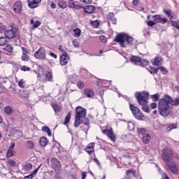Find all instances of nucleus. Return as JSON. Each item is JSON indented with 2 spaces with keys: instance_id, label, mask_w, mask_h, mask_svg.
<instances>
[{
  "instance_id": "obj_1",
  "label": "nucleus",
  "mask_w": 179,
  "mask_h": 179,
  "mask_svg": "<svg viewBox=\"0 0 179 179\" xmlns=\"http://www.w3.org/2000/svg\"><path fill=\"white\" fill-rule=\"evenodd\" d=\"M169 104L171 106H178L179 104V98H176V99H171V97L166 95L164 99H160L159 101V114L162 117H167L169 114L171 113V108Z\"/></svg>"
},
{
  "instance_id": "obj_2",
  "label": "nucleus",
  "mask_w": 179,
  "mask_h": 179,
  "mask_svg": "<svg viewBox=\"0 0 179 179\" xmlns=\"http://www.w3.org/2000/svg\"><path fill=\"white\" fill-rule=\"evenodd\" d=\"M80 124L89 125V119L86 118V109L78 106L76 109L74 127H78Z\"/></svg>"
},
{
  "instance_id": "obj_3",
  "label": "nucleus",
  "mask_w": 179,
  "mask_h": 179,
  "mask_svg": "<svg viewBox=\"0 0 179 179\" xmlns=\"http://www.w3.org/2000/svg\"><path fill=\"white\" fill-rule=\"evenodd\" d=\"M135 97L138 100L140 106H142V110L145 113H149V107L148 106V100H149V93L146 92H136Z\"/></svg>"
},
{
  "instance_id": "obj_4",
  "label": "nucleus",
  "mask_w": 179,
  "mask_h": 179,
  "mask_svg": "<svg viewBox=\"0 0 179 179\" xmlns=\"http://www.w3.org/2000/svg\"><path fill=\"white\" fill-rule=\"evenodd\" d=\"M115 41L120 43L121 47H127L125 41L127 44H132L134 42V38L128 36V34H119L115 37Z\"/></svg>"
},
{
  "instance_id": "obj_5",
  "label": "nucleus",
  "mask_w": 179,
  "mask_h": 179,
  "mask_svg": "<svg viewBox=\"0 0 179 179\" xmlns=\"http://www.w3.org/2000/svg\"><path fill=\"white\" fill-rule=\"evenodd\" d=\"M129 107H130V110L132 112V114H133L134 118H136V120H138L139 121H141V120H143V118H145V116L143 115V114H142V112L141 111V110L139 108L135 107L132 104H130Z\"/></svg>"
},
{
  "instance_id": "obj_6",
  "label": "nucleus",
  "mask_w": 179,
  "mask_h": 179,
  "mask_svg": "<svg viewBox=\"0 0 179 179\" xmlns=\"http://www.w3.org/2000/svg\"><path fill=\"white\" fill-rule=\"evenodd\" d=\"M173 150L167 148L162 150V159L166 163H170L173 157Z\"/></svg>"
},
{
  "instance_id": "obj_7",
  "label": "nucleus",
  "mask_w": 179,
  "mask_h": 179,
  "mask_svg": "<svg viewBox=\"0 0 179 179\" xmlns=\"http://www.w3.org/2000/svg\"><path fill=\"white\" fill-rule=\"evenodd\" d=\"M51 166L52 169L55 171V173H58L61 170H62V166H61V162L57 158H52L51 161Z\"/></svg>"
},
{
  "instance_id": "obj_8",
  "label": "nucleus",
  "mask_w": 179,
  "mask_h": 179,
  "mask_svg": "<svg viewBox=\"0 0 179 179\" xmlns=\"http://www.w3.org/2000/svg\"><path fill=\"white\" fill-rule=\"evenodd\" d=\"M131 61L136 65H140V66H146L149 62L148 60L142 59L141 57L133 56L131 57Z\"/></svg>"
},
{
  "instance_id": "obj_9",
  "label": "nucleus",
  "mask_w": 179,
  "mask_h": 179,
  "mask_svg": "<svg viewBox=\"0 0 179 179\" xmlns=\"http://www.w3.org/2000/svg\"><path fill=\"white\" fill-rule=\"evenodd\" d=\"M34 57L36 59H41L44 61L45 59V49L43 47L39 48V49L34 53Z\"/></svg>"
},
{
  "instance_id": "obj_10",
  "label": "nucleus",
  "mask_w": 179,
  "mask_h": 179,
  "mask_svg": "<svg viewBox=\"0 0 179 179\" xmlns=\"http://www.w3.org/2000/svg\"><path fill=\"white\" fill-rule=\"evenodd\" d=\"M17 29H12L5 31V36L8 38L9 40L12 38H16L17 37Z\"/></svg>"
},
{
  "instance_id": "obj_11",
  "label": "nucleus",
  "mask_w": 179,
  "mask_h": 179,
  "mask_svg": "<svg viewBox=\"0 0 179 179\" xmlns=\"http://www.w3.org/2000/svg\"><path fill=\"white\" fill-rule=\"evenodd\" d=\"M102 132L112 141V142H115L116 136L115 134H114V132L113 131V129L110 128L109 129H105L102 130Z\"/></svg>"
},
{
  "instance_id": "obj_12",
  "label": "nucleus",
  "mask_w": 179,
  "mask_h": 179,
  "mask_svg": "<svg viewBox=\"0 0 179 179\" xmlns=\"http://www.w3.org/2000/svg\"><path fill=\"white\" fill-rule=\"evenodd\" d=\"M69 59H71V58H69L68 53H63L60 56V65H62V66H65V65L68 64Z\"/></svg>"
},
{
  "instance_id": "obj_13",
  "label": "nucleus",
  "mask_w": 179,
  "mask_h": 179,
  "mask_svg": "<svg viewBox=\"0 0 179 179\" xmlns=\"http://www.w3.org/2000/svg\"><path fill=\"white\" fill-rule=\"evenodd\" d=\"M152 17L153 18L155 24H157V23H162V24H164L168 22L167 18H163L159 15H153Z\"/></svg>"
},
{
  "instance_id": "obj_14",
  "label": "nucleus",
  "mask_w": 179,
  "mask_h": 179,
  "mask_svg": "<svg viewBox=\"0 0 179 179\" xmlns=\"http://www.w3.org/2000/svg\"><path fill=\"white\" fill-rule=\"evenodd\" d=\"M166 166H168L169 170H170L173 174H177L178 173V167L176 165V163L168 162Z\"/></svg>"
},
{
  "instance_id": "obj_15",
  "label": "nucleus",
  "mask_w": 179,
  "mask_h": 179,
  "mask_svg": "<svg viewBox=\"0 0 179 179\" xmlns=\"http://www.w3.org/2000/svg\"><path fill=\"white\" fill-rule=\"evenodd\" d=\"M13 8L15 13H20V10H22V8H23V4L22 3V1H17L15 2Z\"/></svg>"
},
{
  "instance_id": "obj_16",
  "label": "nucleus",
  "mask_w": 179,
  "mask_h": 179,
  "mask_svg": "<svg viewBox=\"0 0 179 179\" xmlns=\"http://www.w3.org/2000/svg\"><path fill=\"white\" fill-rule=\"evenodd\" d=\"M68 6H69V8H71V9H76V10L83 8V6L76 4L75 3V1H73V0H69L68 1Z\"/></svg>"
},
{
  "instance_id": "obj_17",
  "label": "nucleus",
  "mask_w": 179,
  "mask_h": 179,
  "mask_svg": "<svg viewBox=\"0 0 179 179\" xmlns=\"http://www.w3.org/2000/svg\"><path fill=\"white\" fill-rule=\"evenodd\" d=\"M28 6L31 9H34L38 6V3L41 2V0H27Z\"/></svg>"
},
{
  "instance_id": "obj_18",
  "label": "nucleus",
  "mask_w": 179,
  "mask_h": 179,
  "mask_svg": "<svg viewBox=\"0 0 179 179\" xmlns=\"http://www.w3.org/2000/svg\"><path fill=\"white\" fill-rule=\"evenodd\" d=\"M41 168V164H40L34 171V173H31V174L26 176L24 177V179H33L37 175V173H38V170Z\"/></svg>"
},
{
  "instance_id": "obj_19",
  "label": "nucleus",
  "mask_w": 179,
  "mask_h": 179,
  "mask_svg": "<svg viewBox=\"0 0 179 179\" xmlns=\"http://www.w3.org/2000/svg\"><path fill=\"white\" fill-rule=\"evenodd\" d=\"M135 174H136V171L134 169H130L126 171V179H132V177H135Z\"/></svg>"
},
{
  "instance_id": "obj_20",
  "label": "nucleus",
  "mask_w": 179,
  "mask_h": 179,
  "mask_svg": "<svg viewBox=\"0 0 179 179\" xmlns=\"http://www.w3.org/2000/svg\"><path fill=\"white\" fill-rule=\"evenodd\" d=\"M85 151L89 155H92L93 152H94V143H90L87 148H85Z\"/></svg>"
},
{
  "instance_id": "obj_21",
  "label": "nucleus",
  "mask_w": 179,
  "mask_h": 179,
  "mask_svg": "<svg viewBox=\"0 0 179 179\" xmlns=\"http://www.w3.org/2000/svg\"><path fill=\"white\" fill-rule=\"evenodd\" d=\"M107 17L108 20L111 22L113 24H117V18L114 17V13H109Z\"/></svg>"
},
{
  "instance_id": "obj_22",
  "label": "nucleus",
  "mask_w": 179,
  "mask_h": 179,
  "mask_svg": "<svg viewBox=\"0 0 179 179\" xmlns=\"http://www.w3.org/2000/svg\"><path fill=\"white\" fill-rule=\"evenodd\" d=\"M84 11L85 13H88V15H90V13H93L94 12V6H87L84 8Z\"/></svg>"
},
{
  "instance_id": "obj_23",
  "label": "nucleus",
  "mask_w": 179,
  "mask_h": 179,
  "mask_svg": "<svg viewBox=\"0 0 179 179\" xmlns=\"http://www.w3.org/2000/svg\"><path fill=\"white\" fill-rule=\"evenodd\" d=\"M163 63V59L161 57H157L154 59V62H152V65L155 66H159Z\"/></svg>"
},
{
  "instance_id": "obj_24",
  "label": "nucleus",
  "mask_w": 179,
  "mask_h": 179,
  "mask_svg": "<svg viewBox=\"0 0 179 179\" xmlns=\"http://www.w3.org/2000/svg\"><path fill=\"white\" fill-rule=\"evenodd\" d=\"M22 61H29V55H27V50H26V48H22Z\"/></svg>"
},
{
  "instance_id": "obj_25",
  "label": "nucleus",
  "mask_w": 179,
  "mask_h": 179,
  "mask_svg": "<svg viewBox=\"0 0 179 179\" xmlns=\"http://www.w3.org/2000/svg\"><path fill=\"white\" fill-rule=\"evenodd\" d=\"M151 136H150V134H145L143 136V138H142V141H143V143H149V142H150V139H151Z\"/></svg>"
},
{
  "instance_id": "obj_26",
  "label": "nucleus",
  "mask_w": 179,
  "mask_h": 179,
  "mask_svg": "<svg viewBox=\"0 0 179 179\" xmlns=\"http://www.w3.org/2000/svg\"><path fill=\"white\" fill-rule=\"evenodd\" d=\"M84 94L87 96V97H93V96H94V92H93V90H90V89H85L84 90Z\"/></svg>"
},
{
  "instance_id": "obj_27",
  "label": "nucleus",
  "mask_w": 179,
  "mask_h": 179,
  "mask_svg": "<svg viewBox=\"0 0 179 179\" xmlns=\"http://www.w3.org/2000/svg\"><path fill=\"white\" fill-rule=\"evenodd\" d=\"M31 169H33V165L30 163L22 166V171H30Z\"/></svg>"
},
{
  "instance_id": "obj_28",
  "label": "nucleus",
  "mask_w": 179,
  "mask_h": 179,
  "mask_svg": "<svg viewBox=\"0 0 179 179\" xmlns=\"http://www.w3.org/2000/svg\"><path fill=\"white\" fill-rule=\"evenodd\" d=\"M41 146H43V148L47 146V143H48V140H47V138L45 137H41L39 140Z\"/></svg>"
},
{
  "instance_id": "obj_29",
  "label": "nucleus",
  "mask_w": 179,
  "mask_h": 179,
  "mask_svg": "<svg viewBox=\"0 0 179 179\" xmlns=\"http://www.w3.org/2000/svg\"><path fill=\"white\" fill-rule=\"evenodd\" d=\"M73 31L74 33V37L79 38L80 37V35L82 34V30L79 28H76L73 29Z\"/></svg>"
},
{
  "instance_id": "obj_30",
  "label": "nucleus",
  "mask_w": 179,
  "mask_h": 179,
  "mask_svg": "<svg viewBox=\"0 0 179 179\" xmlns=\"http://www.w3.org/2000/svg\"><path fill=\"white\" fill-rule=\"evenodd\" d=\"M7 163L9 164L10 167H16V166H17V163L12 159H8Z\"/></svg>"
},
{
  "instance_id": "obj_31",
  "label": "nucleus",
  "mask_w": 179,
  "mask_h": 179,
  "mask_svg": "<svg viewBox=\"0 0 179 179\" xmlns=\"http://www.w3.org/2000/svg\"><path fill=\"white\" fill-rule=\"evenodd\" d=\"M58 5H59V8H62V9H65L66 8V6H68V3H66V1H65L64 0L59 1Z\"/></svg>"
},
{
  "instance_id": "obj_32",
  "label": "nucleus",
  "mask_w": 179,
  "mask_h": 179,
  "mask_svg": "<svg viewBox=\"0 0 179 179\" xmlns=\"http://www.w3.org/2000/svg\"><path fill=\"white\" fill-rule=\"evenodd\" d=\"M42 131L43 132H46V134L48 135V136H52V134L51 133V129L47 126H43L42 127Z\"/></svg>"
},
{
  "instance_id": "obj_33",
  "label": "nucleus",
  "mask_w": 179,
  "mask_h": 179,
  "mask_svg": "<svg viewBox=\"0 0 179 179\" xmlns=\"http://www.w3.org/2000/svg\"><path fill=\"white\" fill-rule=\"evenodd\" d=\"M26 145L28 149H30L31 150H33V149H34V143L32 141H27L26 142Z\"/></svg>"
},
{
  "instance_id": "obj_34",
  "label": "nucleus",
  "mask_w": 179,
  "mask_h": 179,
  "mask_svg": "<svg viewBox=\"0 0 179 179\" xmlns=\"http://www.w3.org/2000/svg\"><path fill=\"white\" fill-rule=\"evenodd\" d=\"M30 23H31V24H34V25H33V28H34V29H37V27H39V26L41 24V22L40 21H36V22H34V20H31Z\"/></svg>"
},
{
  "instance_id": "obj_35",
  "label": "nucleus",
  "mask_w": 179,
  "mask_h": 179,
  "mask_svg": "<svg viewBox=\"0 0 179 179\" xmlns=\"http://www.w3.org/2000/svg\"><path fill=\"white\" fill-rule=\"evenodd\" d=\"M45 78L49 82H52V73L47 71L45 73Z\"/></svg>"
},
{
  "instance_id": "obj_36",
  "label": "nucleus",
  "mask_w": 179,
  "mask_h": 179,
  "mask_svg": "<svg viewBox=\"0 0 179 179\" xmlns=\"http://www.w3.org/2000/svg\"><path fill=\"white\" fill-rule=\"evenodd\" d=\"M137 134L138 135H143L144 136L145 134H146V129H143V128H138L137 129Z\"/></svg>"
},
{
  "instance_id": "obj_37",
  "label": "nucleus",
  "mask_w": 179,
  "mask_h": 179,
  "mask_svg": "<svg viewBox=\"0 0 179 179\" xmlns=\"http://www.w3.org/2000/svg\"><path fill=\"white\" fill-rule=\"evenodd\" d=\"M4 111L6 113V114H7L8 115H10V114H12V108L10 106H6L4 108Z\"/></svg>"
},
{
  "instance_id": "obj_38",
  "label": "nucleus",
  "mask_w": 179,
  "mask_h": 179,
  "mask_svg": "<svg viewBox=\"0 0 179 179\" xmlns=\"http://www.w3.org/2000/svg\"><path fill=\"white\" fill-rule=\"evenodd\" d=\"M52 107L55 113H59V111L61 110L59 108V106H58L57 104H55V103H52Z\"/></svg>"
},
{
  "instance_id": "obj_39",
  "label": "nucleus",
  "mask_w": 179,
  "mask_h": 179,
  "mask_svg": "<svg viewBox=\"0 0 179 179\" xmlns=\"http://www.w3.org/2000/svg\"><path fill=\"white\" fill-rule=\"evenodd\" d=\"M127 128L129 131H133L135 129V124L132 122H129L127 124Z\"/></svg>"
},
{
  "instance_id": "obj_40",
  "label": "nucleus",
  "mask_w": 179,
  "mask_h": 179,
  "mask_svg": "<svg viewBox=\"0 0 179 179\" xmlns=\"http://www.w3.org/2000/svg\"><path fill=\"white\" fill-rule=\"evenodd\" d=\"M4 50L7 51V52H12L13 51V47H12V45H7Z\"/></svg>"
},
{
  "instance_id": "obj_41",
  "label": "nucleus",
  "mask_w": 179,
  "mask_h": 179,
  "mask_svg": "<svg viewBox=\"0 0 179 179\" xmlns=\"http://www.w3.org/2000/svg\"><path fill=\"white\" fill-rule=\"evenodd\" d=\"M77 86L79 89H84L85 88V83L83 81H78Z\"/></svg>"
},
{
  "instance_id": "obj_42",
  "label": "nucleus",
  "mask_w": 179,
  "mask_h": 179,
  "mask_svg": "<svg viewBox=\"0 0 179 179\" xmlns=\"http://www.w3.org/2000/svg\"><path fill=\"white\" fill-rule=\"evenodd\" d=\"M99 40L101 43H107V37H106L104 35L100 36Z\"/></svg>"
},
{
  "instance_id": "obj_43",
  "label": "nucleus",
  "mask_w": 179,
  "mask_h": 179,
  "mask_svg": "<svg viewBox=\"0 0 179 179\" xmlns=\"http://www.w3.org/2000/svg\"><path fill=\"white\" fill-rule=\"evenodd\" d=\"M71 121V113H68L65 117L64 124H68Z\"/></svg>"
},
{
  "instance_id": "obj_44",
  "label": "nucleus",
  "mask_w": 179,
  "mask_h": 179,
  "mask_svg": "<svg viewBox=\"0 0 179 179\" xmlns=\"http://www.w3.org/2000/svg\"><path fill=\"white\" fill-rule=\"evenodd\" d=\"M171 24L173 27H176L178 30H179V24L177 21H171Z\"/></svg>"
},
{
  "instance_id": "obj_45",
  "label": "nucleus",
  "mask_w": 179,
  "mask_h": 179,
  "mask_svg": "<svg viewBox=\"0 0 179 179\" xmlns=\"http://www.w3.org/2000/svg\"><path fill=\"white\" fill-rule=\"evenodd\" d=\"M6 44V38L5 37L0 38V45H5Z\"/></svg>"
},
{
  "instance_id": "obj_46",
  "label": "nucleus",
  "mask_w": 179,
  "mask_h": 179,
  "mask_svg": "<svg viewBox=\"0 0 179 179\" xmlns=\"http://www.w3.org/2000/svg\"><path fill=\"white\" fill-rule=\"evenodd\" d=\"M13 156V150H8L6 153V157H12Z\"/></svg>"
},
{
  "instance_id": "obj_47",
  "label": "nucleus",
  "mask_w": 179,
  "mask_h": 179,
  "mask_svg": "<svg viewBox=\"0 0 179 179\" xmlns=\"http://www.w3.org/2000/svg\"><path fill=\"white\" fill-rule=\"evenodd\" d=\"M148 26H149L150 27H153V26H155L156 22H155V20L152 21L150 20L147 22Z\"/></svg>"
},
{
  "instance_id": "obj_48",
  "label": "nucleus",
  "mask_w": 179,
  "mask_h": 179,
  "mask_svg": "<svg viewBox=\"0 0 179 179\" xmlns=\"http://www.w3.org/2000/svg\"><path fill=\"white\" fill-rule=\"evenodd\" d=\"M19 87H21L22 89H24V80H20L18 83Z\"/></svg>"
},
{
  "instance_id": "obj_49",
  "label": "nucleus",
  "mask_w": 179,
  "mask_h": 179,
  "mask_svg": "<svg viewBox=\"0 0 179 179\" xmlns=\"http://www.w3.org/2000/svg\"><path fill=\"white\" fill-rule=\"evenodd\" d=\"M158 71H159V69H158V68L156 69V68L152 67V68H151V69H150V73H157Z\"/></svg>"
},
{
  "instance_id": "obj_50",
  "label": "nucleus",
  "mask_w": 179,
  "mask_h": 179,
  "mask_svg": "<svg viewBox=\"0 0 179 179\" xmlns=\"http://www.w3.org/2000/svg\"><path fill=\"white\" fill-rule=\"evenodd\" d=\"M158 69H160L161 72H162L164 75H166V73H167V69L164 67H158Z\"/></svg>"
},
{
  "instance_id": "obj_51",
  "label": "nucleus",
  "mask_w": 179,
  "mask_h": 179,
  "mask_svg": "<svg viewBox=\"0 0 179 179\" xmlns=\"http://www.w3.org/2000/svg\"><path fill=\"white\" fill-rule=\"evenodd\" d=\"M164 13H166V15H167L168 17H173L171 10H164Z\"/></svg>"
},
{
  "instance_id": "obj_52",
  "label": "nucleus",
  "mask_w": 179,
  "mask_h": 179,
  "mask_svg": "<svg viewBox=\"0 0 179 179\" xmlns=\"http://www.w3.org/2000/svg\"><path fill=\"white\" fill-rule=\"evenodd\" d=\"M91 24H92L94 27H98V26H99V21H97V20L91 21Z\"/></svg>"
},
{
  "instance_id": "obj_53",
  "label": "nucleus",
  "mask_w": 179,
  "mask_h": 179,
  "mask_svg": "<svg viewBox=\"0 0 179 179\" xmlns=\"http://www.w3.org/2000/svg\"><path fill=\"white\" fill-rule=\"evenodd\" d=\"M151 98H152L155 101H157V100H159V94H156L154 95H151Z\"/></svg>"
},
{
  "instance_id": "obj_54",
  "label": "nucleus",
  "mask_w": 179,
  "mask_h": 179,
  "mask_svg": "<svg viewBox=\"0 0 179 179\" xmlns=\"http://www.w3.org/2000/svg\"><path fill=\"white\" fill-rule=\"evenodd\" d=\"M49 55H50V57H52V58H55V59H57V58H58V56L57 55V54L52 52H50Z\"/></svg>"
},
{
  "instance_id": "obj_55",
  "label": "nucleus",
  "mask_w": 179,
  "mask_h": 179,
  "mask_svg": "<svg viewBox=\"0 0 179 179\" xmlns=\"http://www.w3.org/2000/svg\"><path fill=\"white\" fill-rule=\"evenodd\" d=\"M73 45H74V47H79V42H78V41L76 40H73Z\"/></svg>"
},
{
  "instance_id": "obj_56",
  "label": "nucleus",
  "mask_w": 179,
  "mask_h": 179,
  "mask_svg": "<svg viewBox=\"0 0 179 179\" xmlns=\"http://www.w3.org/2000/svg\"><path fill=\"white\" fill-rule=\"evenodd\" d=\"M80 2H84L85 3L89 4L92 3V0H79Z\"/></svg>"
},
{
  "instance_id": "obj_57",
  "label": "nucleus",
  "mask_w": 179,
  "mask_h": 179,
  "mask_svg": "<svg viewBox=\"0 0 179 179\" xmlns=\"http://www.w3.org/2000/svg\"><path fill=\"white\" fill-rule=\"evenodd\" d=\"M168 128H169V129H174L177 128V126L174 124H172L169 125L168 127Z\"/></svg>"
},
{
  "instance_id": "obj_58",
  "label": "nucleus",
  "mask_w": 179,
  "mask_h": 179,
  "mask_svg": "<svg viewBox=\"0 0 179 179\" xmlns=\"http://www.w3.org/2000/svg\"><path fill=\"white\" fill-rule=\"evenodd\" d=\"M139 4V0H134L132 1V5H134V6H136V5Z\"/></svg>"
},
{
  "instance_id": "obj_59",
  "label": "nucleus",
  "mask_w": 179,
  "mask_h": 179,
  "mask_svg": "<svg viewBox=\"0 0 179 179\" xmlns=\"http://www.w3.org/2000/svg\"><path fill=\"white\" fill-rule=\"evenodd\" d=\"M59 51H61V52H63V54H66L65 52V50H64V48L62 47V45L59 46Z\"/></svg>"
},
{
  "instance_id": "obj_60",
  "label": "nucleus",
  "mask_w": 179,
  "mask_h": 179,
  "mask_svg": "<svg viewBox=\"0 0 179 179\" xmlns=\"http://www.w3.org/2000/svg\"><path fill=\"white\" fill-rule=\"evenodd\" d=\"M156 107H157V103H151V108H152V110H155V108H156Z\"/></svg>"
},
{
  "instance_id": "obj_61",
  "label": "nucleus",
  "mask_w": 179,
  "mask_h": 179,
  "mask_svg": "<svg viewBox=\"0 0 179 179\" xmlns=\"http://www.w3.org/2000/svg\"><path fill=\"white\" fill-rule=\"evenodd\" d=\"M21 71H30V68L27 67V66H23L21 68Z\"/></svg>"
},
{
  "instance_id": "obj_62",
  "label": "nucleus",
  "mask_w": 179,
  "mask_h": 179,
  "mask_svg": "<svg viewBox=\"0 0 179 179\" xmlns=\"http://www.w3.org/2000/svg\"><path fill=\"white\" fill-rule=\"evenodd\" d=\"M15 148V143H10L8 150H12Z\"/></svg>"
},
{
  "instance_id": "obj_63",
  "label": "nucleus",
  "mask_w": 179,
  "mask_h": 179,
  "mask_svg": "<svg viewBox=\"0 0 179 179\" xmlns=\"http://www.w3.org/2000/svg\"><path fill=\"white\" fill-rule=\"evenodd\" d=\"M162 179H170V178H169V176H167V175H166V173H164L162 174Z\"/></svg>"
},
{
  "instance_id": "obj_64",
  "label": "nucleus",
  "mask_w": 179,
  "mask_h": 179,
  "mask_svg": "<svg viewBox=\"0 0 179 179\" xmlns=\"http://www.w3.org/2000/svg\"><path fill=\"white\" fill-rule=\"evenodd\" d=\"M81 176H82V179H85V178H86V172H82V174H81Z\"/></svg>"
}]
</instances>
